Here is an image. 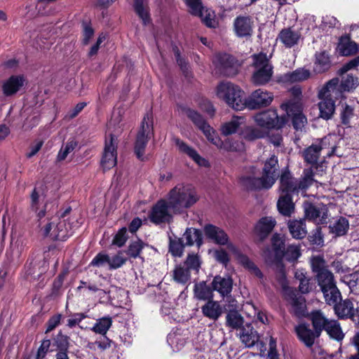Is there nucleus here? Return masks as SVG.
<instances>
[{
    "label": "nucleus",
    "mask_w": 359,
    "mask_h": 359,
    "mask_svg": "<svg viewBox=\"0 0 359 359\" xmlns=\"http://www.w3.org/2000/svg\"><path fill=\"white\" fill-rule=\"evenodd\" d=\"M359 85V79L357 76L352 74H347L341 79L340 86L338 85V90L340 94L342 91H353Z\"/></svg>",
    "instance_id": "40"
},
{
    "label": "nucleus",
    "mask_w": 359,
    "mask_h": 359,
    "mask_svg": "<svg viewBox=\"0 0 359 359\" xmlns=\"http://www.w3.org/2000/svg\"><path fill=\"white\" fill-rule=\"evenodd\" d=\"M167 341L173 350V351H179L184 346L185 341L184 339L176 333H170L168 336Z\"/></svg>",
    "instance_id": "48"
},
{
    "label": "nucleus",
    "mask_w": 359,
    "mask_h": 359,
    "mask_svg": "<svg viewBox=\"0 0 359 359\" xmlns=\"http://www.w3.org/2000/svg\"><path fill=\"white\" fill-rule=\"evenodd\" d=\"M273 100V95L271 93L263 89H257L253 91L247 100H245V107L250 109L265 107L270 105Z\"/></svg>",
    "instance_id": "16"
},
{
    "label": "nucleus",
    "mask_w": 359,
    "mask_h": 359,
    "mask_svg": "<svg viewBox=\"0 0 359 359\" xmlns=\"http://www.w3.org/2000/svg\"><path fill=\"white\" fill-rule=\"evenodd\" d=\"M321 291L325 302L330 305L335 304L341 299V293L336 285L323 289Z\"/></svg>",
    "instance_id": "43"
},
{
    "label": "nucleus",
    "mask_w": 359,
    "mask_h": 359,
    "mask_svg": "<svg viewBox=\"0 0 359 359\" xmlns=\"http://www.w3.org/2000/svg\"><path fill=\"white\" fill-rule=\"evenodd\" d=\"M271 242L275 256L276 257H281L283 255V248L284 245L283 238L278 235H274L271 238Z\"/></svg>",
    "instance_id": "55"
},
{
    "label": "nucleus",
    "mask_w": 359,
    "mask_h": 359,
    "mask_svg": "<svg viewBox=\"0 0 359 359\" xmlns=\"http://www.w3.org/2000/svg\"><path fill=\"white\" fill-rule=\"evenodd\" d=\"M198 200L195 189L190 184H179L167 195L170 210L178 214L194 205Z\"/></svg>",
    "instance_id": "4"
},
{
    "label": "nucleus",
    "mask_w": 359,
    "mask_h": 359,
    "mask_svg": "<svg viewBox=\"0 0 359 359\" xmlns=\"http://www.w3.org/2000/svg\"><path fill=\"white\" fill-rule=\"evenodd\" d=\"M334 305L335 313L339 318H351L353 311V304L349 299H346L339 304L336 303Z\"/></svg>",
    "instance_id": "37"
},
{
    "label": "nucleus",
    "mask_w": 359,
    "mask_h": 359,
    "mask_svg": "<svg viewBox=\"0 0 359 359\" xmlns=\"http://www.w3.org/2000/svg\"><path fill=\"white\" fill-rule=\"evenodd\" d=\"M25 79L22 76H12L2 84V91L4 95L11 96L20 90L24 86Z\"/></svg>",
    "instance_id": "24"
},
{
    "label": "nucleus",
    "mask_w": 359,
    "mask_h": 359,
    "mask_svg": "<svg viewBox=\"0 0 359 359\" xmlns=\"http://www.w3.org/2000/svg\"><path fill=\"white\" fill-rule=\"evenodd\" d=\"M50 346V341L49 339L43 340L38 349L36 359H43L49 350Z\"/></svg>",
    "instance_id": "60"
},
{
    "label": "nucleus",
    "mask_w": 359,
    "mask_h": 359,
    "mask_svg": "<svg viewBox=\"0 0 359 359\" xmlns=\"http://www.w3.org/2000/svg\"><path fill=\"white\" fill-rule=\"evenodd\" d=\"M339 79L334 78L329 81L318 93V109L320 116L325 120L330 119L335 111V104L333 97L337 98L340 95L338 90Z\"/></svg>",
    "instance_id": "6"
},
{
    "label": "nucleus",
    "mask_w": 359,
    "mask_h": 359,
    "mask_svg": "<svg viewBox=\"0 0 359 359\" xmlns=\"http://www.w3.org/2000/svg\"><path fill=\"white\" fill-rule=\"evenodd\" d=\"M348 229V222L346 218H339L332 226L331 230L337 236L345 234Z\"/></svg>",
    "instance_id": "50"
},
{
    "label": "nucleus",
    "mask_w": 359,
    "mask_h": 359,
    "mask_svg": "<svg viewBox=\"0 0 359 359\" xmlns=\"http://www.w3.org/2000/svg\"><path fill=\"white\" fill-rule=\"evenodd\" d=\"M234 30L240 37L250 36L252 32V23L250 18L239 16L234 21Z\"/></svg>",
    "instance_id": "29"
},
{
    "label": "nucleus",
    "mask_w": 359,
    "mask_h": 359,
    "mask_svg": "<svg viewBox=\"0 0 359 359\" xmlns=\"http://www.w3.org/2000/svg\"><path fill=\"white\" fill-rule=\"evenodd\" d=\"M327 137L323 139L318 144H313L303 151L305 161L309 164L317 163L320 151L325 148Z\"/></svg>",
    "instance_id": "23"
},
{
    "label": "nucleus",
    "mask_w": 359,
    "mask_h": 359,
    "mask_svg": "<svg viewBox=\"0 0 359 359\" xmlns=\"http://www.w3.org/2000/svg\"><path fill=\"white\" fill-rule=\"evenodd\" d=\"M194 292V297L198 299L206 300L212 298V290L204 281L196 283Z\"/></svg>",
    "instance_id": "38"
},
{
    "label": "nucleus",
    "mask_w": 359,
    "mask_h": 359,
    "mask_svg": "<svg viewBox=\"0 0 359 359\" xmlns=\"http://www.w3.org/2000/svg\"><path fill=\"white\" fill-rule=\"evenodd\" d=\"M226 322L227 326L237 330L243 325L244 319L237 311H230L226 314Z\"/></svg>",
    "instance_id": "44"
},
{
    "label": "nucleus",
    "mask_w": 359,
    "mask_h": 359,
    "mask_svg": "<svg viewBox=\"0 0 359 359\" xmlns=\"http://www.w3.org/2000/svg\"><path fill=\"white\" fill-rule=\"evenodd\" d=\"M144 1L145 0H134V8L143 23L146 25L149 21V16L148 8Z\"/></svg>",
    "instance_id": "47"
},
{
    "label": "nucleus",
    "mask_w": 359,
    "mask_h": 359,
    "mask_svg": "<svg viewBox=\"0 0 359 359\" xmlns=\"http://www.w3.org/2000/svg\"><path fill=\"white\" fill-rule=\"evenodd\" d=\"M311 319L313 326L318 333L320 334L323 330H325L334 339L340 341L344 339V334L337 320L327 318L320 311L312 312Z\"/></svg>",
    "instance_id": "8"
},
{
    "label": "nucleus",
    "mask_w": 359,
    "mask_h": 359,
    "mask_svg": "<svg viewBox=\"0 0 359 359\" xmlns=\"http://www.w3.org/2000/svg\"><path fill=\"white\" fill-rule=\"evenodd\" d=\"M288 228L293 238L301 239L306 236V230L304 220H291L288 222Z\"/></svg>",
    "instance_id": "36"
},
{
    "label": "nucleus",
    "mask_w": 359,
    "mask_h": 359,
    "mask_svg": "<svg viewBox=\"0 0 359 359\" xmlns=\"http://www.w3.org/2000/svg\"><path fill=\"white\" fill-rule=\"evenodd\" d=\"M203 315L210 320H217L222 314V307L220 304L214 300H209L201 306Z\"/></svg>",
    "instance_id": "28"
},
{
    "label": "nucleus",
    "mask_w": 359,
    "mask_h": 359,
    "mask_svg": "<svg viewBox=\"0 0 359 359\" xmlns=\"http://www.w3.org/2000/svg\"><path fill=\"white\" fill-rule=\"evenodd\" d=\"M214 258L224 265H226L229 261L227 253L222 249L213 251Z\"/></svg>",
    "instance_id": "62"
},
{
    "label": "nucleus",
    "mask_w": 359,
    "mask_h": 359,
    "mask_svg": "<svg viewBox=\"0 0 359 359\" xmlns=\"http://www.w3.org/2000/svg\"><path fill=\"white\" fill-rule=\"evenodd\" d=\"M301 255L299 248L297 245H290L285 253V259L290 262L297 260Z\"/></svg>",
    "instance_id": "58"
},
{
    "label": "nucleus",
    "mask_w": 359,
    "mask_h": 359,
    "mask_svg": "<svg viewBox=\"0 0 359 359\" xmlns=\"http://www.w3.org/2000/svg\"><path fill=\"white\" fill-rule=\"evenodd\" d=\"M313 171L306 169L304 171V176L301 181H298L289 172H283L280 178V192L277 207L280 214L290 217L294 211V204L292 201V196L299 193L305 196V190L314 182Z\"/></svg>",
    "instance_id": "1"
},
{
    "label": "nucleus",
    "mask_w": 359,
    "mask_h": 359,
    "mask_svg": "<svg viewBox=\"0 0 359 359\" xmlns=\"http://www.w3.org/2000/svg\"><path fill=\"white\" fill-rule=\"evenodd\" d=\"M295 97L281 104V108L286 111L288 116L292 117L293 126L296 130H301L306 123L307 119L302 114V104L299 96L302 91L299 88L292 90Z\"/></svg>",
    "instance_id": "10"
},
{
    "label": "nucleus",
    "mask_w": 359,
    "mask_h": 359,
    "mask_svg": "<svg viewBox=\"0 0 359 359\" xmlns=\"http://www.w3.org/2000/svg\"><path fill=\"white\" fill-rule=\"evenodd\" d=\"M218 62L223 72L227 76H234L238 70L240 65L233 57L224 54L218 57Z\"/></svg>",
    "instance_id": "25"
},
{
    "label": "nucleus",
    "mask_w": 359,
    "mask_h": 359,
    "mask_svg": "<svg viewBox=\"0 0 359 359\" xmlns=\"http://www.w3.org/2000/svg\"><path fill=\"white\" fill-rule=\"evenodd\" d=\"M278 281L294 313L297 316H304L306 312L305 299L301 295H297L293 290L288 287L285 274L283 272L280 274Z\"/></svg>",
    "instance_id": "14"
},
{
    "label": "nucleus",
    "mask_w": 359,
    "mask_h": 359,
    "mask_svg": "<svg viewBox=\"0 0 359 359\" xmlns=\"http://www.w3.org/2000/svg\"><path fill=\"white\" fill-rule=\"evenodd\" d=\"M127 259L123 256L122 251L118 252L116 255L109 257V268L110 269H116L122 266L126 262Z\"/></svg>",
    "instance_id": "51"
},
{
    "label": "nucleus",
    "mask_w": 359,
    "mask_h": 359,
    "mask_svg": "<svg viewBox=\"0 0 359 359\" xmlns=\"http://www.w3.org/2000/svg\"><path fill=\"white\" fill-rule=\"evenodd\" d=\"M278 161L275 155H272L264 164L261 177L255 176V168L252 167L250 172L241 178V182L248 189H269L274 184L278 177Z\"/></svg>",
    "instance_id": "2"
},
{
    "label": "nucleus",
    "mask_w": 359,
    "mask_h": 359,
    "mask_svg": "<svg viewBox=\"0 0 359 359\" xmlns=\"http://www.w3.org/2000/svg\"><path fill=\"white\" fill-rule=\"evenodd\" d=\"M311 264L313 271L316 273V275L318 274V273H321L323 271L327 270L325 266V262L320 256L312 257Z\"/></svg>",
    "instance_id": "53"
},
{
    "label": "nucleus",
    "mask_w": 359,
    "mask_h": 359,
    "mask_svg": "<svg viewBox=\"0 0 359 359\" xmlns=\"http://www.w3.org/2000/svg\"><path fill=\"white\" fill-rule=\"evenodd\" d=\"M174 142L180 152L187 154L199 166L208 167L209 165L208 161L201 157L193 147L189 146L179 138H175Z\"/></svg>",
    "instance_id": "20"
},
{
    "label": "nucleus",
    "mask_w": 359,
    "mask_h": 359,
    "mask_svg": "<svg viewBox=\"0 0 359 359\" xmlns=\"http://www.w3.org/2000/svg\"><path fill=\"white\" fill-rule=\"evenodd\" d=\"M338 49L340 54L344 56L354 55L358 50L357 44L348 39H344L340 41Z\"/></svg>",
    "instance_id": "41"
},
{
    "label": "nucleus",
    "mask_w": 359,
    "mask_h": 359,
    "mask_svg": "<svg viewBox=\"0 0 359 359\" xmlns=\"http://www.w3.org/2000/svg\"><path fill=\"white\" fill-rule=\"evenodd\" d=\"M153 135V116L147 112L141 123L135 144V152L139 159L144 158L145 147Z\"/></svg>",
    "instance_id": "12"
},
{
    "label": "nucleus",
    "mask_w": 359,
    "mask_h": 359,
    "mask_svg": "<svg viewBox=\"0 0 359 359\" xmlns=\"http://www.w3.org/2000/svg\"><path fill=\"white\" fill-rule=\"evenodd\" d=\"M127 240V230L126 228H122L120 229L118 233L116 234L113 243L118 245V247H121L124 245Z\"/></svg>",
    "instance_id": "59"
},
{
    "label": "nucleus",
    "mask_w": 359,
    "mask_h": 359,
    "mask_svg": "<svg viewBox=\"0 0 359 359\" xmlns=\"http://www.w3.org/2000/svg\"><path fill=\"white\" fill-rule=\"evenodd\" d=\"M252 66L255 68L252 76V82L257 86L268 83L273 75V67L266 54L260 53L252 55Z\"/></svg>",
    "instance_id": "9"
},
{
    "label": "nucleus",
    "mask_w": 359,
    "mask_h": 359,
    "mask_svg": "<svg viewBox=\"0 0 359 359\" xmlns=\"http://www.w3.org/2000/svg\"><path fill=\"white\" fill-rule=\"evenodd\" d=\"M233 282L229 277L215 276L212 286L214 290L218 292L222 297L226 296L231 292Z\"/></svg>",
    "instance_id": "30"
},
{
    "label": "nucleus",
    "mask_w": 359,
    "mask_h": 359,
    "mask_svg": "<svg viewBox=\"0 0 359 359\" xmlns=\"http://www.w3.org/2000/svg\"><path fill=\"white\" fill-rule=\"evenodd\" d=\"M252 118L257 126L267 133L270 129L282 128L286 122L284 117H279L276 110L272 109L257 113Z\"/></svg>",
    "instance_id": "13"
},
{
    "label": "nucleus",
    "mask_w": 359,
    "mask_h": 359,
    "mask_svg": "<svg viewBox=\"0 0 359 359\" xmlns=\"http://www.w3.org/2000/svg\"><path fill=\"white\" fill-rule=\"evenodd\" d=\"M44 198L40 194L39 191L34 189L31 194V208L37 213V217L40 219L46 215V206L40 210V207L43 201Z\"/></svg>",
    "instance_id": "34"
},
{
    "label": "nucleus",
    "mask_w": 359,
    "mask_h": 359,
    "mask_svg": "<svg viewBox=\"0 0 359 359\" xmlns=\"http://www.w3.org/2000/svg\"><path fill=\"white\" fill-rule=\"evenodd\" d=\"M182 242L185 245H192L196 243L200 247L202 243V234L201 232L196 229L190 228L187 229L182 238Z\"/></svg>",
    "instance_id": "35"
},
{
    "label": "nucleus",
    "mask_w": 359,
    "mask_h": 359,
    "mask_svg": "<svg viewBox=\"0 0 359 359\" xmlns=\"http://www.w3.org/2000/svg\"><path fill=\"white\" fill-rule=\"evenodd\" d=\"M359 66V56L355 57L353 60H350L348 62L346 63L343 65V67L339 69L340 74H344L346 72L355 69Z\"/></svg>",
    "instance_id": "64"
},
{
    "label": "nucleus",
    "mask_w": 359,
    "mask_h": 359,
    "mask_svg": "<svg viewBox=\"0 0 359 359\" xmlns=\"http://www.w3.org/2000/svg\"><path fill=\"white\" fill-rule=\"evenodd\" d=\"M112 320L110 317H104L97 320L92 330L97 334L105 335L111 326Z\"/></svg>",
    "instance_id": "46"
},
{
    "label": "nucleus",
    "mask_w": 359,
    "mask_h": 359,
    "mask_svg": "<svg viewBox=\"0 0 359 359\" xmlns=\"http://www.w3.org/2000/svg\"><path fill=\"white\" fill-rule=\"evenodd\" d=\"M76 144L74 141L67 142V144L64 147H62L60 150L57 154V159L59 161L65 160L68 156V154L74 151V149L76 147Z\"/></svg>",
    "instance_id": "57"
},
{
    "label": "nucleus",
    "mask_w": 359,
    "mask_h": 359,
    "mask_svg": "<svg viewBox=\"0 0 359 359\" xmlns=\"http://www.w3.org/2000/svg\"><path fill=\"white\" fill-rule=\"evenodd\" d=\"M116 146L117 138L110 135L105 140L104 153L101 163L104 169H110L116 164Z\"/></svg>",
    "instance_id": "17"
},
{
    "label": "nucleus",
    "mask_w": 359,
    "mask_h": 359,
    "mask_svg": "<svg viewBox=\"0 0 359 359\" xmlns=\"http://www.w3.org/2000/svg\"><path fill=\"white\" fill-rule=\"evenodd\" d=\"M300 38V32L291 27L282 29L278 36V39L287 48L297 45Z\"/></svg>",
    "instance_id": "26"
},
{
    "label": "nucleus",
    "mask_w": 359,
    "mask_h": 359,
    "mask_svg": "<svg viewBox=\"0 0 359 359\" xmlns=\"http://www.w3.org/2000/svg\"><path fill=\"white\" fill-rule=\"evenodd\" d=\"M40 232L44 237L60 241H64L72 234L69 224L65 219L57 217L47 220L41 226Z\"/></svg>",
    "instance_id": "11"
},
{
    "label": "nucleus",
    "mask_w": 359,
    "mask_h": 359,
    "mask_svg": "<svg viewBox=\"0 0 359 359\" xmlns=\"http://www.w3.org/2000/svg\"><path fill=\"white\" fill-rule=\"evenodd\" d=\"M245 118L243 116H235L226 122L223 123L220 126L221 134L224 136H229L240 132L243 126H245Z\"/></svg>",
    "instance_id": "22"
},
{
    "label": "nucleus",
    "mask_w": 359,
    "mask_h": 359,
    "mask_svg": "<svg viewBox=\"0 0 359 359\" xmlns=\"http://www.w3.org/2000/svg\"><path fill=\"white\" fill-rule=\"evenodd\" d=\"M144 247V243L140 241H135L132 242L128 249L127 254L133 258H137L139 257L141 250Z\"/></svg>",
    "instance_id": "54"
},
{
    "label": "nucleus",
    "mask_w": 359,
    "mask_h": 359,
    "mask_svg": "<svg viewBox=\"0 0 359 359\" xmlns=\"http://www.w3.org/2000/svg\"><path fill=\"white\" fill-rule=\"evenodd\" d=\"M268 133L261 128L252 126H245L240 130L241 137L247 141H255L266 137Z\"/></svg>",
    "instance_id": "31"
},
{
    "label": "nucleus",
    "mask_w": 359,
    "mask_h": 359,
    "mask_svg": "<svg viewBox=\"0 0 359 359\" xmlns=\"http://www.w3.org/2000/svg\"><path fill=\"white\" fill-rule=\"evenodd\" d=\"M186 115L203 132L208 140L218 149L225 151H237L239 149V144L236 142H233L230 140L222 142L213 128L207 123L202 116L196 111L187 109Z\"/></svg>",
    "instance_id": "5"
},
{
    "label": "nucleus",
    "mask_w": 359,
    "mask_h": 359,
    "mask_svg": "<svg viewBox=\"0 0 359 359\" xmlns=\"http://www.w3.org/2000/svg\"><path fill=\"white\" fill-rule=\"evenodd\" d=\"M109 257L107 255L100 253L92 260L91 264L95 266H102L105 264L109 265Z\"/></svg>",
    "instance_id": "61"
},
{
    "label": "nucleus",
    "mask_w": 359,
    "mask_h": 359,
    "mask_svg": "<svg viewBox=\"0 0 359 359\" xmlns=\"http://www.w3.org/2000/svg\"><path fill=\"white\" fill-rule=\"evenodd\" d=\"M173 280L180 284H186L190 280V271L184 265L177 266L172 271Z\"/></svg>",
    "instance_id": "39"
},
{
    "label": "nucleus",
    "mask_w": 359,
    "mask_h": 359,
    "mask_svg": "<svg viewBox=\"0 0 359 359\" xmlns=\"http://www.w3.org/2000/svg\"><path fill=\"white\" fill-rule=\"evenodd\" d=\"M316 279L321 290L336 285L334 276L329 270L318 273V274L316 275Z\"/></svg>",
    "instance_id": "42"
},
{
    "label": "nucleus",
    "mask_w": 359,
    "mask_h": 359,
    "mask_svg": "<svg viewBox=\"0 0 359 359\" xmlns=\"http://www.w3.org/2000/svg\"><path fill=\"white\" fill-rule=\"evenodd\" d=\"M295 331L299 339L308 347H311L314 344L315 339L320 336L316 329L313 331L309 325L304 323L297 326Z\"/></svg>",
    "instance_id": "21"
},
{
    "label": "nucleus",
    "mask_w": 359,
    "mask_h": 359,
    "mask_svg": "<svg viewBox=\"0 0 359 359\" xmlns=\"http://www.w3.org/2000/svg\"><path fill=\"white\" fill-rule=\"evenodd\" d=\"M306 217L317 224H323L327 219V208L325 205L316 207L309 202L304 203Z\"/></svg>",
    "instance_id": "19"
},
{
    "label": "nucleus",
    "mask_w": 359,
    "mask_h": 359,
    "mask_svg": "<svg viewBox=\"0 0 359 359\" xmlns=\"http://www.w3.org/2000/svg\"><path fill=\"white\" fill-rule=\"evenodd\" d=\"M169 209L168 201L163 199L158 201L150 212V220L154 224L169 222L172 219Z\"/></svg>",
    "instance_id": "18"
},
{
    "label": "nucleus",
    "mask_w": 359,
    "mask_h": 359,
    "mask_svg": "<svg viewBox=\"0 0 359 359\" xmlns=\"http://www.w3.org/2000/svg\"><path fill=\"white\" fill-rule=\"evenodd\" d=\"M311 76V72L304 68H298L296 70L287 72L283 75L282 81L285 83L302 82Z\"/></svg>",
    "instance_id": "32"
},
{
    "label": "nucleus",
    "mask_w": 359,
    "mask_h": 359,
    "mask_svg": "<svg viewBox=\"0 0 359 359\" xmlns=\"http://www.w3.org/2000/svg\"><path fill=\"white\" fill-rule=\"evenodd\" d=\"M204 233L205 236L215 243L221 245H227L228 249L233 254L240 264L255 276H262V273L257 266L246 255L241 253L235 245L229 243V236L224 230L216 226L208 224L204 227Z\"/></svg>",
    "instance_id": "3"
},
{
    "label": "nucleus",
    "mask_w": 359,
    "mask_h": 359,
    "mask_svg": "<svg viewBox=\"0 0 359 359\" xmlns=\"http://www.w3.org/2000/svg\"><path fill=\"white\" fill-rule=\"evenodd\" d=\"M186 4L189 7V12L192 15L200 17L206 26L209 27L217 26L215 13L203 7L201 0H186Z\"/></svg>",
    "instance_id": "15"
},
{
    "label": "nucleus",
    "mask_w": 359,
    "mask_h": 359,
    "mask_svg": "<svg viewBox=\"0 0 359 359\" xmlns=\"http://www.w3.org/2000/svg\"><path fill=\"white\" fill-rule=\"evenodd\" d=\"M240 339L247 347H252L259 341V337L256 330L250 325H247L241 330Z\"/></svg>",
    "instance_id": "33"
},
{
    "label": "nucleus",
    "mask_w": 359,
    "mask_h": 359,
    "mask_svg": "<svg viewBox=\"0 0 359 359\" xmlns=\"http://www.w3.org/2000/svg\"><path fill=\"white\" fill-rule=\"evenodd\" d=\"M276 222L271 217H265L259 219L255 226V233L261 239L266 238L276 226Z\"/></svg>",
    "instance_id": "27"
},
{
    "label": "nucleus",
    "mask_w": 359,
    "mask_h": 359,
    "mask_svg": "<svg viewBox=\"0 0 359 359\" xmlns=\"http://www.w3.org/2000/svg\"><path fill=\"white\" fill-rule=\"evenodd\" d=\"M89 346L91 348L95 349L97 348L100 350H105L110 346V341L108 338L104 337L94 343H92Z\"/></svg>",
    "instance_id": "63"
},
{
    "label": "nucleus",
    "mask_w": 359,
    "mask_h": 359,
    "mask_svg": "<svg viewBox=\"0 0 359 359\" xmlns=\"http://www.w3.org/2000/svg\"><path fill=\"white\" fill-rule=\"evenodd\" d=\"M184 265L189 270L194 271L198 273L201 265V261L198 255L189 254L184 264Z\"/></svg>",
    "instance_id": "49"
},
{
    "label": "nucleus",
    "mask_w": 359,
    "mask_h": 359,
    "mask_svg": "<svg viewBox=\"0 0 359 359\" xmlns=\"http://www.w3.org/2000/svg\"><path fill=\"white\" fill-rule=\"evenodd\" d=\"M353 108L348 104L343 106V109L340 113L341 123L348 127L351 119L353 117Z\"/></svg>",
    "instance_id": "52"
},
{
    "label": "nucleus",
    "mask_w": 359,
    "mask_h": 359,
    "mask_svg": "<svg viewBox=\"0 0 359 359\" xmlns=\"http://www.w3.org/2000/svg\"><path fill=\"white\" fill-rule=\"evenodd\" d=\"M182 241L172 240L170 241V252L175 257H181L183 252L184 245Z\"/></svg>",
    "instance_id": "56"
},
{
    "label": "nucleus",
    "mask_w": 359,
    "mask_h": 359,
    "mask_svg": "<svg viewBox=\"0 0 359 359\" xmlns=\"http://www.w3.org/2000/svg\"><path fill=\"white\" fill-rule=\"evenodd\" d=\"M216 95L235 110L241 111L245 108L244 92L231 82H221L217 86Z\"/></svg>",
    "instance_id": "7"
},
{
    "label": "nucleus",
    "mask_w": 359,
    "mask_h": 359,
    "mask_svg": "<svg viewBox=\"0 0 359 359\" xmlns=\"http://www.w3.org/2000/svg\"><path fill=\"white\" fill-rule=\"evenodd\" d=\"M330 67V59L326 53H320L316 55V60L313 67V69L316 73H322L327 70Z\"/></svg>",
    "instance_id": "45"
}]
</instances>
